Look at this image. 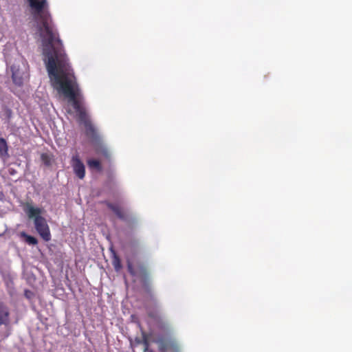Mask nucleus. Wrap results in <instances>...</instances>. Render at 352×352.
Here are the masks:
<instances>
[{
  "label": "nucleus",
  "instance_id": "f257e3e1",
  "mask_svg": "<svg viewBox=\"0 0 352 352\" xmlns=\"http://www.w3.org/2000/svg\"><path fill=\"white\" fill-rule=\"evenodd\" d=\"M45 62L52 87L72 102L78 120H85L87 113L78 98L80 89L65 53L49 58Z\"/></svg>",
  "mask_w": 352,
  "mask_h": 352
},
{
  "label": "nucleus",
  "instance_id": "f03ea898",
  "mask_svg": "<svg viewBox=\"0 0 352 352\" xmlns=\"http://www.w3.org/2000/svg\"><path fill=\"white\" fill-rule=\"evenodd\" d=\"M32 8L36 27L43 44L45 60L63 53L59 33L48 10L47 0H28Z\"/></svg>",
  "mask_w": 352,
  "mask_h": 352
},
{
  "label": "nucleus",
  "instance_id": "7ed1b4c3",
  "mask_svg": "<svg viewBox=\"0 0 352 352\" xmlns=\"http://www.w3.org/2000/svg\"><path fill=\"white\" fill-rule=\"evenodd\" d=\"M10 70L12 82L18 87L23 86L24 81L29 78V65L23 58L16 60L11 65Z\"/></svg>",
  "mask_w": 352,
  "mask_h": 352
},
{
  "label": "nucleus",
  "instance_id": "20e7f679",
  "mask_svg": "<svg viewBox=\"0 0 352 352\" xmlns=\"http://www.w3.org/2000/svg\"><path fill=\"white\" fill-rule=\"evenodd\" d=\"M127 269L131 276L138 277L140 279L144 291L150 294L151 287L149 281V274L146 267L142 263L133 265L131 261H129L127 263Z\"/></svg>",
  "mask_w": 352,
  "mask_h": 352
},
{
  "label": "nucleus",
  "instance_id": "39448f33",
  "mask_svg": "<svg viewBox=\"0 0 352 352\" xmlns=\"http://www.w3.org/2000/svg\"><path fill=\"white\" fill-rule=\"evenodd\" d=\"M24 212L28 216L30 219L33 220H45L41 217L43 210L41 208H35V206L30 202L23 203L22 205Z\"/></svg>",
  "mask_w": 352,
  "mask_h": 352
},
{
  "label": "nucleus",
  "instance_id": "423d86ee",
  "mask_svg": "<svg viewBox=\"0 0 352 352\" xmlns=\"http://www.w3.org/2000/svg\"><path fill=\"white\" fill-rule=\"evenodd\" d=\"M34 228L44 241L48 242L51 240L50 230L47 221H34Z\"/></svg>",
  "mask_w": 352,
  "mask_h": 352
},
{
  "label": "nucleus",
  "instance_id": "0eeeda50",
  "mask_svg": "<svg viewBox=\"0 0 352 352\" xmlns=\"http://www.w3.org/2000/svg\"><path fill=\"white\" fill-rule=\"evenodd\" d=\"M72 166L76 175L83 179L85 176V166L78 155L72 157Z\"/></svg>",
  "mask_w": 352,
  "mask_h": 352
},
{
  "label": "nucleus",
  "instance_id": "6e6552de",
  "mask_svg": "<svg viewBox=\"0 0 352 352\" xmlns=\"http://www.w3.org/2000/svg\"><path fill=\"white\" fill-rule=\"evenodd\" d=\"M80 123L84 124L85 127V135L90 139L93 140H98V134L94 129V126L90 122L88 116L85 118L84 120L79 121Z\"/></svg>",
  "mask_w": 352,
  "mask_h": 352
},
{
  "label": "nucleus",
  "instance_id": "1a4fd4ad",
  "mask_svg": "<svg viewBox=\"0 0 352 352\" xmlns=\"http://www.w3.org/2000/svg\"><path fill=\"white\" fill-rule=\"evenodd\" d=\"M10 322L9 308L3 303H0V325L7 326Z\"/></svg>",
  "mask_w": 352,
  "mask_h": 352
},
{
  "label": "nucleus",
  "instance_id": "9d476101",
  "mask_svg": "<svg viewBox=\"0 0 352 352\" xmlns=\"http://www.w3.org/2000/svg\"><path fill=\"white\" fill-rule=\"evenodd\" d=\"M95 153L107 160L111 159V153L109 149L102 143L96 144L94 146Z\"/></svg>",
  "mask_w": 352,
  "mask_h": 352
},
{
  "label": "nucleus",
  "instance_id": "9b49d317",
  "mask_svg": "<svg viewBox=\"0 0 352 352\" xmlns=\"http://www.w3.org/2000/svg\"><path fill=\"white\" fill-rule=\"evenodd\" d=\"M171 338H160L157 340L156 343L158 344V349L160 352L168 351L169 345Z\"/></svg>",
  "mask_w": 352,
  "mask_h": 352
},
{
  "label": "nucleus",
  "instance_id": "f8f14e48",
  "mask_svg": "<svg viewBox=\"0 0 352 352\" xmlns=\"http://www.w3.org/2000/svg\"><path fill=\"white\" fill-rule=\"evenodd\" d=\"M0 157H8V143L3 138H0Z\"/></svg>",
  "mask_w": 352,
  "mask_h": 352
},
{
  "label": "nucleus",
  "instance_id": "ddd939ff",
  "mask_svg": "<svg viewBox=\"0 0 352 352\" xmlns=\"http://www.w3.org/2000/svg\"><path fill=\"white\" fill-rule=\"evenodd\" d=\"M87 164L89 168H94L98 171H101L102 168L99 160L90 159L87 161Z\"/></svg>",
  "mask_w": 352,
  "mask_h": 352
},
{
  "label": "nucleus",
  "instance_id": "4468645a",
  "mask_svg": "<svg viewBox=\"0 0 352 352\" xmlns=\"http://www.w3.org/2000/svg\"><path fill=\"white\" fill-rule=\"evenodd\" d=\"M21 236L24 239L25 241L29 245H35L38 243V241L35 237L28 235L27 234H25V232H22Z\"/></svg>",
  "mask_w": 352,
  "mask_h": 352
},
{
  "label": "nucleus",
  "instance_id": "2eb2a0df",
  "mask_svg": "<svg viewBox=\"0 0 352 352\" xmlns=\"http://www.w3.org/2000/svg\"><path fill=\"white\" fill-rule=\"evenodd\" d=\"M169 349L168 351L170 352H179L180 348L177 343V341L175 340L174 338H171V340L170 341V343L168 344Z\"/></svg>",
  "mask_w": 352,
  "mask_h": 352
},
{
  "label": "nucleus",
  "instance_id": "dca6fc26",
  "mask_svg": "<svg viewBox=\"0 0 352 352\" xmlns=\"http://www.w3.org/2000/svg\"><path fill=\"white\" fill-rule=\"evenodd\" d=\"M126 248L132 250H135L136 248H138L140 246V243L137 240H132L130 241L125 244Z\"/></svg>",
  "mask_w": 352,
  "mask_h": 352
},
{
  "label": "nucleus",
  "instance_id": "f3484780",
  "mask_svg": "<svg viewBox=\"0 0 352 352\" xmlns=\"http://www.w3.org/2000/svg\"><path fill=\"white\" fill-rule=\"evenodd\" d=\"M142 344L144 345V352H154L153 350L149 349V343L146 336L144 334H143Z\"/></svg>",
  "mask_w": 352,
  "mask_h": 352
},
{
  "label": "nucleus",
  "instance_id": "a211bd4d",
  "mask_svg": "<svg viewBox=\"0 0 352 352\" xmlns=\"http://www.w3.org/2000/svg\"><path fill=\"white\" fill-rule=\"evenodd\" d=\"M41 162L45 165V166H50L51 165V158L50 157L46 154V153H43L41 155Z\"/></svg>",
  "mask_w": 352,
  "mask_h": 352
},
{
  "label": "nucleus",
  "instance_id": "6ab92c4d",
  "mask_svg": "<svg viewBox=\"0 0 352 352\" xmlns=\"http://www.w3.org/2000/svg\"><path fill=\"white\" fill-rule=\"evenodd\" d=\"M113 265L114 269L116 271H119L121 269L120 260L118 256H115V258L113 261Z\"/></svg>",
  "mask_w": 352,
  "mask_h": 352
},
{
  "label": "nucleus",
  "instance_id": "aec40b11",
  "mask_svg": "<svg viewBox=\"0 0 352 352\" xmlns=\"http://www.w3.org/2000/svg\"><path fill=\"white\" fill-rule=\"evenodd\" d=\"M107 205L108 206L111 208V210L115 212H118V208L117 206L113 205L111 203H107Z\"/></svg>",
  "mask_w": 352,
  "mask_h": 352
},
{
  "label": "nucleus",
  "instance_id": "412c9836",
  "mask_svg": "<svg viewBox=\"0 0 352 352\" xmlns=\"http://www.w3.org/2000/svg\"><path fill=\"white\" fill-rule=\"evenodd\" d=\"M148 316L151 318L156 319V315H155V314H153V312H148Z\"/></svg>",
  "mask_w": 352,
  "mask_h": 352
},
{
  "label": "nucleus",
  "instance_id": "4be33fe9",
  "mask_svg": "<svg viewBox=\"0 0 352 352\" xmlns=\"http://www.w3.org/2000/svg\"><path fill=\"white\" fill-rule=\"evenodd\" d=\"M136 342L138 344H142V340H140V339H137Z\"/></svg>",
  "mask_w": 352,
  "mask_h": 352
}]
</instances>
